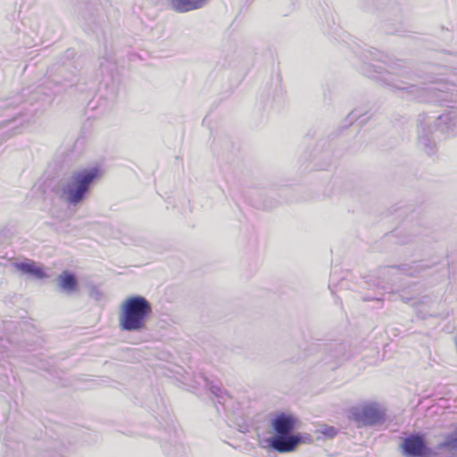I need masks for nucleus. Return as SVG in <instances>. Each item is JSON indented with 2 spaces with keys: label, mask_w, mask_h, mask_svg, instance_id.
I'll return each mask as SVG.
<instances>
[{
  "label": "nucleus",
  "mask_w": 457,
  "mask_h": 457,
  "mask_svg": "<svg viewBox=\"0 0 457 457\" xmlns=\"http://www.w3.org/2000/svg\"><path fill=\"white\" fill-rule=\"evenodd\" d=\"M346 347L344 344H333L328 349V355L326 358L327 362L332 361H339L345 356Z\"/></svg>",
  "instance_id": "nucleus-14"
},
{
  "label": "nucleus",
  "mask_w": 457,
  "mask_h": 457,
  "mask_svg": "<svg viewBox=\"0 0 457 457\" xmlns=\"http://www.w3.org/2000/svg\"><path fill=\"white\" fill-rule=\"evenodd\" d=\"M380 276L382 277L383 282L386 283L394 282L395 280L391 278H386L387 276H395L400 273L406 274L408 276H415L418 273V266L411 267L407 264H403L401 266H386L380 269L379 270Z\"/></svg>",
  "instance_id": "nucleus-10"
},
{
  "label": "nucleus",
  "mask_w": 457,
  "mask_h": 457,
  "mask_svg": "<svg viewBox=\"0 0 457 457\" xmlns=\"http://www.w3.org/2000/svg\"><path fill=\"white\" fill-rule=\"evenodd\" d=\"M440 445L445 449L457 450V427L445 436V440Z\"/></svg>",
  "instance_id": "nucleus-16"
},
{
  "label": "nucleus",
  "mask_w": 457,
  "mask_h": 457,
  "mask_svg": "<svg viewBox=\"0 0 457 457\" xmlns=\"http://www.w3.org/2000/svg\"><path fill=\"white\" fill-rule=\"evenodd\" d=\"M321 433L328 438H333L334 436H337V429L334 427H326L323 428Z\"/></svg>",
  "instance_id": "nucleus-19"
},
{
  "label": "nucleus",
  "mask_w": 457,
  "mask_h": 457,
  "mask_svg": "<svg viewBox=\"0 0 457 457\" xmlns=\"http://www.w3.org/2000/svg\"><path fill=\"white\" fill-rule=\"evenodd\" d=\"M353 415L357 421H361L366 426H375L385 422L386 409L378 403L370 402L354 409Z\"/></svg>",
  "instance_id": "nucleus-5"
},
{
  "label": "nucleus",
  "mask_w": 457,
  "mask_h": 457,
  "mask_svg": "<svg viewBox=\"0 0 457 457\" xmlns=\"http://www.w3.org/2000/svg\"><path fill=\"white\" fill-rule=\"evenodd\" d=\"M89 297L95 301H100L104 297V294L101 291V289L96 286H90L89 287V292H88Z\"/></svg>",
  "instance_id": "nucleus-17"
},
{
  "label": "nucleus",
  "mask_w": 457,
  "mask_h": 457,
  "mask_svg": "<svg viewBox=\"0 0 457 457\" xmlns=\"http://www.w3.org/2000/svg\"><path fill=\"white\" fill-rule=\"evenodd\" d=\"M163 448H164V451H165L168 454H170V451H169V449H168V447H167L166 445H164V446H163Z\"/></svg>",
  "instance_id": "nucleus-23"
},
{
  "label": "nucleus",
  "mask_w": 457,
  "mask_h": 457,
  "mask_svg": "<svg viewBox=\"0 0 457 457\" xmlns=\"http://www.w3.org/2000/svg\"><path fill=\"white\" fill-rule=\"evenodd\" d=\"M362 115V113L359 111V110H353L348 116V118L350 119L351 122H353V120H356L357 119H359L361 116Z\"/></svg>",
  "instance_id": "nucleus-20"
},
{
  "label": "nucleus",
  "mask_w": 457,
  "mask_h": 457,
  "mask_svg": "<svg viewBox=\"0 0 457 457\" xmlns=\"http://www.w3.org/2000/svg\"><path fill=\"white\" fill-rule=\"evenodd\" d=\"M295 436L299 441V445L301 444H308L311 445L313 442V438L310 434L307 433H295Z\"/></svg>",
  "instance_id": "nucleus-18"
},
{
  "label": "nucleus",
  "mask_w": 457,
  "mask_h": 457,
  "mask_svg": "<svg viewBox=\"0 0 457 457\" xmlns=\"http://www.w3.org/2000/svg\"><path fill=\"white\" fill-rule=\"evenodd\" d=\"M47 79L37 87H28L10 97L0 99V117L4 118L0 121V127L6 126L10 122L21 121L19 124L28 122L45 104L51 103L53 96L62 91L73 87L76 76L62 67L58 74H52L49 71Z\"/></svg>",
  "instance_id": "nucleus-1"
},
{
  "label": "nucleus",
  "mask_w": 457,
  "mask_h": 457,
  "mask_svg": "<svg viewBox=\"0 0 457 457\" xmlns=\"http://www.w3.org/2000/svg\"><path fill=\"white\" fill-rule=\"evenodd\" d=\"M363 300L364 301H371V300H378V301H379V300H381V298L380 297H377V296H375V297H364Z\"/></svg>",
  "instance_id": "nucleus-21"
},
{
  "label": "nucleus",
  "mask_w": 457,
  "mask_h": 457,
  "mask_svg": "<svg viewBox=\"0 0 457 457\" xmlns=\"http://www.w3.org/2000/svg\"><path fill=\"white\" fill-rule=\"evenodd\" d=\"M152 312V305L145 297L132 295L121 304L119 314L120 328L121 330L129 332L145 330Z\"/></svg>",
  "instance_id": "nucleus-3"
},
{
  "label": "nucleus",
  "mask_w": 457,
  "mask_h": 457,
  "mask_svg": "<svg viewBox=\"0 0 457 457\" xmlns=\"http://www.w3.org/2000/svg\"><path fill=\"white\" fill-rule=\"evenodd\" d=\"M99 174L97 167L74 170L69 177L58 180L52 191L69 205H77L87 198Z\"/></svg>",
  "instance_id": "nucleus-2"
},
{
  "label": "nucleus",
  "mask_w": 457,
  "mask_h": 457,
  "mask_svg": "<svg viewBox=\"0 0 457 457\" xmlns=\"http://www.w3.org/2000/svg\"><path fill=\"white\" fill-rule=\"evenodd\" d=\"M402 448L403 454L407 457H426L430 452L420 434H412L405 438Z\"/></svg>",
  "instance_id": "nucleus-6"
},
{
  "label": "nucleus",
  "mask_w": 457,
  "mask_h": 457,
  "mask_svg": "<svg viewBox=\"0 0 457 457\" xmlns=\"http://www.w3.org/2000/svg\"><path fill=\"white\" fill-rule=\"evenodd\" d=\"M418 145L428 156L434 155L437 151L436 143L432 136L434 127L428 114L420 113L417 120Z\"/></svg>",
  "instance_id": "nucleus-4"
},
{
  "label": "nucleus",
  "mask_w": 457,
  "mask_h": 457,
  "mask_svg": "<svg viewBox=\"0 0 457 457\" xmlns=\"http://www.w3.org/2000/svg\"><path fill=\"white\" fill-rule=\"evenodd\" d=\"M402 299H403V301L404 303H408L409 301H411V298H404V297H403Z\"/></svg>",
  "instance_id": "nucleus-22"
},
{
  "label": "nucleus",
  "mask_w": 457,
  "mask_h": 457,
  "mask_svg": "<svg viewBox=\"0 0 457 457\" xmlns=\"http://www.w3.org/2000/svg\"><path fill=\"white\" fill-rule=\"evenodd\" d=\"M268 446L280 453L294 452L299 445L295 433L275 434L266 440Z\"/></svg>",
  "instance_id": "nucleus-7"
},
{
  "label": "nucleus",
  "mask_w": 457,
  "mask_h": 457,
  "mask_svg": "<svg viewBox=\"0 0 457 457\" xmlns=\"http://www.w3.org/2000/svg\"><path fill=\"white\" fill-rule=\"evenodd\" d=\"M12 266L22 273L32 275L37 278H43L46 277L44 270L40 267L36 266L32 261L21 262H12Z\"/></svg>",
  "instance_id": "nucleus-13"
},
{
  "label": "nucleus",
  "mask_w": 457,
  "mask_h": 457,
  "mask_svg": "<svg viewBox=\"0 0 457 457\" xmlns=\"http://www.w3.org/2000/svg\"><path fill=\"white\" fill-rule=\"evenodd\" d=\"M57 285L61 291L71 294L78 289L79 282L74 273L64 270L57 277Z\"/></svg>",
  "instance_id": "nucleus-12"
},
{
  "label": "nucleus",
  "mask_w": 457,
  "mask_h": 457,
  "mask_svg": "<svg viewBox=\"0 0 457 457\" xmlns=\"http://www.w3.org/2000/svg\"><path fill=\"white\" fill-rule=\"evenodd\" d=\"M204 380L205 386L208 387L211 393L217 397L218 403L220 404L224 405L226 403L227 399L229 398L226 390H224L220 386L213 384L207 378H205Z\"/></svg>",
  "instance_id": "nucleus-15"
},
{
  "label": "nucleus",
  "mask_w": 457,
  "mask_h": 457,
  "mask_svg": "<svg viewBox=\"0 0 457 457\" xmlns=\"http://www.w3.org/2000/svg\"><path fill=\"white\" fill-rule=\"evenodd\" d=\"M211 0H169L171 8L180 13L204 8Z\"/></svg>",
  "instance_id": "nucleus-11"
},
{
  "label": "nucleus",
  "mask_w": 457,
  "mask_h": 457,
  "mask_svg": "<svg viewBox=\"0 0 457 457\" xmlns=\"http://www.w3.org/2000/svg\"><path fill=\"white\" fill-rule=\"evenodd\" d=\"M296 425V418L288 413L280 412L271 420V427L275 434L293 433Z\"/></svg>",
  "instance_id": "nucleus-9"
},
{
  "label": "nucleus",
  "mask_w": 457,
  "mask_h": 457,
  "mask_svg": "<svg viewBox=\"0 0 457 457\" xmlns=\"http://www.w3.org/2000/svg\"><path fill=\"white\" fill-rule=\"evenodd\" d=\"M433 127L446 136H457V110H447L439 115L434 121Z\"/></svg>",
  "instance_id": "nucleus-8"
}]
</instances>
